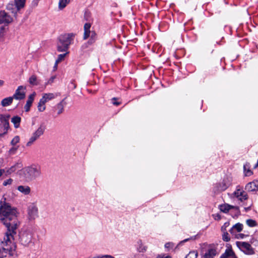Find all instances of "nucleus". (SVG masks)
I'll list each match as a JSON object with an SVG mask.
<instances>
[{
  "label": "nucleus",
  "mask_w": 258,
  "mask_h": 258,
  "mask_svg": "<svg viewBox=\"0 0 258 258\" xmlns=\"http://www.w3.org/2000/svg\"><path fill=\"white\" fill-rule=\"evenodd\" d=\"M6 201V198L0 201V220L7 229L4 241H0V258L14 254L16 246L12 240H14L17 236V229L20 225L18 219L19 212L16 208L12 207Z\"/></svg>",
  "instance_id": "nucleus-1"
},
{
  "label": "nucleus",
  "mask_w": 258,
  "mask_h": 258,
  "mask_svg": "<svg viewBox=\"0 0 258 258\" xmlns=\"http://www.w3.org/2000/svg\"><path fill=\"white\" fill-rule=\"evenodd\" d=\"M23 176L27 181H31L39 178L41 175V168L38 164H32L25 167L23 170Z\"/></svg>",
  "instance_id": "nucleus-2"
},
{
  "label": "nucleus",
  "mask_w": 258,
  "mask_h": 258,
  "mask_svg": "<svg viewBox=\"0 0 258 258\" xmlns=\"http://www.w3.org/2000/svg\"><path fill=\"white\" fill-rule=\"evenodd\" d=\"M75 34L66 33L61 35L58 37L59 42L57 45V50L59 52L66 51L69 49V45L74 41Z\"/></svg>",
  "instance_id": "nucleus-3"
},
{
  "label": "nucleus",
  "mask_w": 258,
  "mask_h": 258,
  "mask_svg": "<svg viewBox=\"0 0 258 258\" xmlns=\"http://www.w3.org/2000/svg\"><path fill=\"white\" fill-rule=\"evenodd\" d=\"M45 130L46 125L44 123H41L37 130L33 133L29 141L27 143L26 146L28 147L31 146L40 136L43 135Z\"/></svg>",
  "instance_id": "nucleus-4"
},
{
  "label": "nucleus",
  "mask_w": 258,
  "mask_h": 258,
  "mask_svg": "<svg viewBox=\"0 0 258 258\" xmlns=\"http://www.w3.org/2000/svg\"><path fill=\"white\" fill-rule=\"evenodd\" d=\"M18 236L20 242L24 246H28L31 242L32 234L30 231H21Z\"/></svg>",
  "instance_id": "nucleus-5"
},
{
  "label": "nucleus",
  "mask_w": 258,
  "mask_h": 258,
  "mask_svg": "<svg viewBox=\"0 0 258 258\" xmlns=\"http://www.w3.org/2000/svg\"><path fill=\"white\" fill-rule=\"evenodd\" d=\"M236 245L241 251L246 254H252L254 253L253 249L248 242L237 241Z\"/></svg>",
  "instance_id": "nucleus-6"
},
{
  "label": "nucleus",
  "mask_w": 258,
  "mask_h": 258,
  "mask_svg": "<svg viewBox=\"0 0 258 258\" xmlns=\"http://www.w3.org/2000/svg\"><path fill=\"white\" fill-rule=\"evenodd\" d=\"M10 117V115L9 114H0V121L3 124L4 130L5 131L3 134H0V136H3V135L7 134L8 131L10 128L9 122Z\"/></svg>",
  "instance_id": "nucleus-7"
},
{
  "label": "nucleus",
  "mask_w": 258,
  "mask_h": 258,
  "mask_svg": "<svg viewBox=\"0 0 258 258\" xmlns=\"http://www.w3.org/2000/svg\"><path fill=\"white\" fill-rule=\"evenodd\" d=\"M13 19L11 16L5 11H0V24H4L5 26H8L12 23Z\"/></svg>",
  "instance_id": "nucleus-8"
},
{
  "label": "nucleus",
  "mask_w": 258,
  "mask_h": 258,
  "mask_svg": "<svg viewBox=\"0 0 258 258\" xmlns=\"http://www.w3.org/2000/svg\"><path fill=\"white\" fill-rule=\"evenodd\" d=\"M38 208L34 204H31L28 208V219L29 220L35 219L38 216Z\"/></svg>",
  "instance_id": "nucleus-9"
},
{
  "label": "nucleus",
  "mask_w": 258,
  "mask_h": 258,
  "mask_svg": "<svg viewBox=\"0 0 258 258\" xmlns=\"http://www.w3.org/2000/svg\"><path fill=\"white\" fill-rule=\"evenodd\" d=\"M25 89V87L23 86H19L16 90L15 94L12 96L13 99L19 100L24 99L26 96V93L24 91Z\"/></svg>",
  "instance_id": "nucleus-10"
},
{
  "label": "nucleus",
  "mask_w": 258,
  "mask_h": 258,
  "mask_svg": "<svg viewBox=\"0 0 258 258\" xmlns=\"http://www.w3.org/2000/svg\"><path fill=\"white\" fill-rule=\"evenodd\" d=\"M64 100L65 99H62L53 107V110L54 112H56L57 115H59L63 112L64 107L67 104Z\"/></svg>",
  "instance_id": "nucleus-11"
},
{
  "label": "nucleus",
  "mask_w": 258,
  "mask_h": 258,
  "mask_svg": "<svg viewBox=\"0 0 258 258\" xmlns=\"http://www.w3.org/2000/svg\"><path fill=\"white\" fill-rule=\"evenodd\" d=\"M245 189L248 191H255L258 190V180H254L248 182L246 185Z\"/></svg>",
  "instance_id": "nucleus-12"
},
{
  "label": "nucleus",
  "mask_w": 258,
  "mask_h": 258,
  "mask_svg": "<svg viewBox=\"0 0 258 258\" xmlns=\"http://www.w3.org/2000/svg\"><path fill=\"white\" fill-rule=\"evenodd\" d=\"M218 254L217 248L214 247L208 248L203 256V258H214Z\"/></svg>",
  "instance_id": "nucleus-13"
},
{
  "label": "nucleus",
  "mask_w": 258,
  "mask_h": 258,
  "mask_svg": "<svg viewBox=\"0 0 258 258\" xmlns=\"http://www.w3.org/2000/svg\"><path fill=\"white\" fill-rule=\"evenodd\" d=\"M220 258H237V257L230 247L225 250V252L221 255Z\"/></svg>",
  "instance_id": "nucleus-14"
},
{
  "label": "nucleus",
  "mask_w": 258,
  "mask_h": 258,
  "mask_svg": "<svg viewBox=\"0 0 258 258\" xmlns=\"http://www.w3.org/2000/svg\"><path fill=\"white\" fill-rule=\"evenodd\" d=\"M231 209H234L235 210L237 211L238 214H240V211L239 209V207H234L232 206H230L228 204H224L220 206V211L224 213L228 212L229 210Z\"/></svg>",
  "instance_id": "nucleus-15"
},
{
  "label": "nucleus",
  "mask_w": 258,
  "mask_h": 258,
  "mask_svg": "<svg viewBox=\"0 0 258 258\" xmlns=\"http://www.w3.org/2000/svg\"><path fill=\"white\" fill-rule=\"evenodd\" d=\"M230 185L228 179H224L222 182L217 185V190L219 191H222L226 190Z\"/></svg>",
  "instance_id": "nucleus-16"
},
{
  "label": "nucleus",
  "mask_w": 258,
  "mask_h": 258,
  "mask_svg": "<svg viewBox=\"0 0 258 258\" xmlns=\"http://www.w3.org/2000/svg\"><path fill=\"white\" fill-rule=\"evenodd\" d=\"M243 225L241 223H237L234 225L229 230V232L232 235H235L236 232H240L242 230Z\"/></svg>",
  "instance_id": "nucleus-17"
},
{
  "label": "nucleus",
  "mask_w": 258,
  "mask_h": 258,
  "mask_svg": "<svg viewBox=\"0 0 258 258\" xmlns=\"http://www.w3.org/2000/svg\"><path fill=\"white\" fill-rule=\"evenodd\" d=\"M35 96V93H33V94L30 95L28 97V99L26 102V104L24 106V109L25 111L28 112L30 109V107L31 106L32 103L34 99V97Z\"/></svg>",
  "instance_id": "nucleus-18"
},
{
  "label": "nucleus",
  "mask_w": 258,
  "mask_h": 258,
  "mask_svg": "<svg viewBox=\"0 0 258 258\" xmlns=\"http://www.w3.org/2000/svg\"><path fill=\"white\" fill-rule=\"evenodd\" d=\"M6 9L13 15L14 17L17 18V14L19 11L18 8H17V6H16V5H15L14 3L8 4L7 6Z\"/></svg>",
  "instance_id": "nucleus-19"
},
{
  "label": "nucleus",
  "mask_w": 258,
  "mask_h": 258,
  "mask_svg": "<svg viewBox=\"0 0 258 258\" xmlns=\"http://www.w3.org/2000/svg\"><path fill=\"white\" fill-rule=\"evenodd\" d=\"M17 189L25 195H28L31 192L30 187L27 185H19L18 186Z\"/></svg>",
  "instance_id": "nucleus-20"
},
{
  "label": "nucleus",
  "mask_w": 258,
  "mask_h": 258,
  "mask_svg": "<svg viewBox=\"0 0 258 258\" xmlns=\"http://www.w3.org/2000/svg\"><path fill=\"white\" fill-rule=\"evenodd\" d=\"M91 27V24L89 23H85L84 26V33L83 38L86 40L89 38L91 31L90 30Z\"/></svg>",
  "instance_id": "nucleus-21"
},
{
  "label": "nucleus",
  "mask_w": 258,
  "mask_h": 258,
  "mask_svg": "<svg viewBox=\"0 0 258 258\" xmlns=\"http://www.w3.org/2000/svg\"><path fill=\"white\" fill-rule=\"evenodd\" d=\"M21 118L18 116H14L11 119L12 122L14 124V127L16 128L19 127Z\"/></svg>",
  "instance_id": "nucleus-22"
},
{
  "label": "nucleus",
  "mask_w": 258,
  "mask_h": 258,
  "mask_svg": "<svg viewBox=\"0 0 258 258\" xmlns=\"http://www.w3.org/2000/svg\"><path fill=\"white\" fill-rule=\"evenodd\" d=\"M55 97V95L53 93H45L43 94L42 99L44 101L45 103L48 101L54 99Z\"/></svg>",
  "instance_id": "nucleus-23"
},
{
  "label": "nucleus",
  "mask_w": 258,
  "mask_h": 258,
  "mask_svg": "<svg viewBox=\"0 0 258 258\" xmlns=\"http://www.w3.org/2000/svg\"><path fill=\"white\" fill-rule=\"evenodd\" d=\"M13 100V97L5 98L1 101V105L4 107L9 106L12 104Z\"/></svg>",
  "instance_id": "nucleus-24"
},
{
  "label": "nucleus",
  "mask_w": 258,
  "mask_h": 258,
  "mask_svg": "<svg viewBox=\"0 0 258 258\" xmlns=\"http://www.w3.org/2000/svg\"><path fill=\"white\" fill-rule=\"evenodd\" d=\"M29 83L32 86L38 85L39 83L37 80V77L35 75H32L29 79Z\"/></svg>",
  "instance_id": "nucleus-25"
},
{
  "label": "nucleus",
  "mask_w": 258,
  "mask_h": 258,
  "mask_svg": "<svg viewBox=\"0 0 258 258\" xmlns=\"http://www.w3.org/2000/svg\"><path fill=\"white\" fill-rule=\"evenodd\" d=\"M25 2V0H15L14 3L17 6V8H18V11H19L21 8L24 7Z\"/></svg>",
  "instance_id": "nucleus-26"
},
{
  "label": "nucleus",
  "mask_w": 258,
  "mask_h": 258,
  "mask_svg": "<svg viewBox=\"0 0 258 258\" xmlns=\"http://www.w3.org/2000/svg\"><path fill=\"white\" fill-rule=\"evenodd\" d=\"M45 102L42 98L40 99L38 104V109L39 111L42 112L45 110Z\"/></svg>",
  "instance_id": "nucleus-27"
},
{
  "label": "nucleus",
  "mask_w": 258,
  "mask_h": 258,
  "mask_svg": "<svg viewBox=\"0 0 258 258\" xmlns=\"http://www.w3.org/2000/svg\"><path fill=\"white\" fill-rule=\"evenodd\" d=\"M70 3V0H59L58 7L60 10L64 8L67 5Z\"/></svg>",
  "instance_id": "nucleus-28"
},
{
  "label": "nucleus",
  "mask_w": 258,
  "mask_h": 258,
  "mask_svg": "<svg viewBox=\"0 0 258 258\" xmlns=\"http://www.w3.org/2000/svg\"><path fill=\"white\" fill-rule=\"evenodd\" d=\"M90 38L88 41V43L89 44H92L94 43L96 40V34L94 31H91L90 33Z\"/></svg>",
  "instance_id": "nucleus-29"
},
{
  "label": "nucleus",
  "mask_w": 258,
  "mask_h": 258,
  "mask_svg": "<svg viewBox=\"0 0 258 258\" xmlns=\"http://www.w3.org/2000/svg\"><path fill=\"white\" fill-rule=\"evenodd\" d=\"M246 223L247 224V225L248 226H249L250 227H253L257 225L256 222L255 220L251 219H247L246 221Z\"/></svg>",
  "instance_id": "nucleus-30"
},
{
  "label": "nucleus",
  "mask_w": 258,
  "mask_h": 258,
  "mask_svg": "<svg viewBox=\"0 0 258 258\" xmlns=\"http://www.w3.org/2000/svg\"><path fill=\"white\" fill-rule=\"evenodd\" d=\"M239 187L237 186L236 190L234 192V195L236 198H239L240 196H242V194H244V191L238 188Z\"/></svg>",
  "instance_id": "nucleus-31"
},
{
  "label": "nucleus",
  "mask_w": 258,
  "mask_h": 258,
  "mask_svg": "<svg viewBox=\"0 0 258 258\" xmlns=\"http://www.w3.org/2000/svg\"><path fill=\"white\" fill-rule=\"evenodd\" d=\"M223 232L222 239L226 242L230 241V238L229 236V234L227 231H222Z\"/></svg>",
  "instance_id": "nucleus-32"
},
{
  "label": "nucleus",
  "mask_w": 258,
  "mask_h": 258,
  "mask_svg": "<svg viewBox=\"0 0 258 258\" xmlns=\"http://www.w3.org/2000/svg\"><path fill=\"white\" fill-rule=\"evenodd\" d=\"M198 257V252L195 251H191L189 252V253L186 255L185 258H197Z\"/></svg>",
  "instance_id": "nucleus-33"
},
{
  "label": "nucleus",
  "mask_w": 258,
  "mask_h": 258,
  "mask_svg": "<svg viewBox=\"0 0 258 258\" xmlns=\"http://www.w3.org/2000/svg\"><path fill=\"white\" fill-rule=\"evenodd\" d=\"M20 141V138L18 136H15L11 141V144L13 146H15Z\"/></svg>",
  "instance_id": "nucleus-34"
},
{
  "label": "nucleus",
  "mask_w": 258,
  "mask_h": 258,
  "mask_svg": "<svg viewBox=\"0 0 258 258\" xmlns=\"http://www.w3.org/2000/svg\"><path fill=\"white\" fill-rule=\"evenodd\" d=\"M238 198V200L242 202L248 199V195L244 192V194H242V196H240Z\"/></svg>",
  "instance_id": "nucleus-35"
},
{
  "label": "nucleus",
  "mask_w": 258,
  "mask_h": 258,
  "mask_svg": "<svg viewBox=\"0 0 258 258\" xmlns=\"http://www.w3.org/2000/svg\"><path fill=\"white\" fill-rule=\"evenodd\" d=\"M250 243L255 246H258V237L256 238H251L250 240Z\"/></svg>",
  "instance_id": "nucleus-36"
},
{
  "label": "nucleus",
  "mask_w": 258,
  "mask_h": 258,
  "mask_svg": "<svg viewBox=\"0 0 258 258\" xmlns=\"http://www.w3.org/2000/svg\"><path fill=\"white\" fill-rule=\"evenodd\" d=\"M230 225L229 222H225L224 225L221 227V231H227L226 228L228 227Z\"/></svg>",
  "instance_id": "nucleus-37"
},
{
  "label": "nucleus",
  "mask_w": 258,
  "mask_h": 258,
  "mask_svg": "<svg viewBox=\"0 0 258 258\" xmlns=\"http://www.w3.org/2000/svg\"><path fill=\"white\" fill-rule=\"evenodd\" d=\"M156 258H172L169 255H166V254L162 253L158 254Z\"/></svg>",
  "instance_id": "nucleus-38"
},
{
  "label": "nucleus",
  "mask_w": 258,
  "mask_h": 258,
  "mask_svg": "<svg viewBox=\"0 0 258 258\" xmlns=\"http://www.w3.org/2000/svg\"><path fill=\"white\" fill-rule=\"evenodd\" d=\"M13 182V179L11 178H9L3 182V185L7 186V185L11 184Z\"/></svg>",
  "instance_id": "nucleus-39"
},
{
  "label": "nucleus",
  "mask_w": 258,
  "mask_h": 258,
  "mask_svg": "<svg viewBox=\"0 0 258 258\" xmlns=\"http://www.w3.org/2000/svg\"><path fill=\"white\" fill-rule=\"evenodd\" d=\"M244 170L245 171V174L247 176H249L252 174V172L250 169H248L247 170H246V168H245V166H244Z\"/></svg>",
  "instance_id": "nucleus-40"
},
{
  "label": "nucleus",
  "mask_w": 258,
  "mask_h": 258,
  "mask_svg": "<svg viewBox=\"0 0 258 258\" xmlns=\"http://www.w3.org/2000/svg\"><path fill=\"white\" fill-rule=\"evenodd\" d=\"M234 235H235V237L237 239H242L244 237L247 236L246 235H245V234H242V233L237 234L236 233Z\"/></svg>",
  "instance_id": "nucleus-41"
},
{
  "label": "nucleus",
  "mask_w": 258,
  "mask_h": 258,
  "mask_svg": "<svg viewBox=\"0 0 258 258\" xmlns=\"http://www.w3.org/2000/svg\"><path fill=\"white\" fill-rule=\"evenodd\" d=\"M117 99V98L114 97L112 98V103L116 106H118L120 104V102L116 101V100Z\"/></svg>",
  "instance_id": "nucleus-42"
},
{
  "label": "nucleus",
  "mask_w": 258,
  "mask_h": 258,
  "mask_svg": "<svg viewBox=\"0 0 258 258\" xmlns=\"http://www.w3.org/2000/svg\"><path fill=\"white\" fill-rule=\"evenodd\" d=\"M68 52H67L66 53H63V54H59L58 55V57L57 58L58 59V60H59L60 61H62L63 58L65 57V56H66L67 54L68 53Z\"/></svg>",
  "instance_id": "nucleus-43"
},
{
  "label": "nucleus",
  "mask_w": 258,
  "mask_h": 258,
  "mask_svg": "<svg viewBox=\"0 0 258 258\" xmlns=\"http://www.w3.org/2000/svg\"><path fill=\"white\" fill-rule=\"evenodd\" d=\"M5 26L4 25V26H2L0 28V37H3L4 35V32H5Z\"/></svg>",
  "instance_id": "nucleus-44"
},
{
  "label": "nucleus",
  "mask_w": 258,
  "mask_h": 258,
  "mask_svg": "<svg viewBox=\"0 0 258 258\" xmlns=\"http://www.w3.org/2000/svg\"><path fill=\"white\" fill-rule=\"evenodd\" d=\"M55 76H52L49 79V80L47 81V83H46L45 84V85H47L49 84H51L52 83H53L54 80L55 79Z\"/></svg>",
  "instance_id": "nucleus-45"
},
{
  "label": "nucleus",
  "mask_w": 258,
  "mask_h": 258,
  "mask_svg": "<svg viewBox=\"0 0 258 258\" xmlns=\"http://www.w3.org/2000/svg\"><path fill=\"white\" fill-rule=\"evenodd\" d=\"M40 0H33L31 3V5L33 7H35L38 5V2Z\"/></svg>",
  "instance_id": "nucleus-46"
},
{
  "label": "nucleus",
  "mask_w": 258,
  "mask_h": 258,
  "mask_svg": "<svg viewBox=\"0 0 258 258\" xmlns=\"http://www.w3.org/2000/svg\"><path fill=\"white\" fill-rule=\"evenodd\" d=\"M5 172V171L4 169H0V177L3 175Z\"/></svg>",
  "instance_id": "nucleus-47"
},
{
  "label": "nucleus",
  "mask_w": 258,
  "mask_h": 258,
  "mask_svg": "<svg viewBox=\"0 0 258 258\" xmlns=\"http://www.w3.org/2000/svg\"><path fill=\"white\" fill-rule=\"evenodd\" d=\"M105 258H115L112 255H105Z\"/></svg>",
  "instance_id": "nucleus-48"
},
{
  "label": "nucleus",
  "mask_w": 258,
  "mask_h": 258,
  "mask_svg": "<svg viewBox=\"0 0 258 258\" xmlns=\"http://www.w3.org/2000/svg\"><path fill=\"white\" fill-rule=\"evenodd\" d=\"M170 246V244L169 243H167L165 244V247L168 248Z\"/></svg>",
  "instance_id": "nucleus-49"
},
{
  "label": "nucleus",
  "mask_w": 258,
  "mask_h": 258,
  "mask_svg": "<svg viewBox=\"0 0 258 258\" xmlns=\"http://www.w3.org/2000/svg\"><path fill=\"white\" fill-rule=\"evenodd\" d=\"M10 170H11V171H12V172L14 171H15V166H12V167H11V168L10 169Z\"/></svg>",
  "instance_id": "nucleus-50"
},
{
  "label": "nucleus",
  "mask_w": 258,
  "mask_h": 258,
  "mask_svg": "<svg viewBox=\"0 0 258 258\" xmlns=\"http://www.w3.org/2000/svg\"><path fill=\"white\" fill-rule=\"evenodd\" d=\"M105 255H100L98 256H96L97 258H105Z\"/></svg>",
  "instance_id": "nucleus-51"
},
{
  "label": "nucleus",
  "mask_w": 258,
  "mask_h": 258,
  "mask_svg": "<svg viewBox=\"0 0 258 258\" xmlns=\"http://www.w3.org/2000/svg\"><path fill=\"white\" fill-rule=\"evenodd\" d=\"M4 84V81L0 80V87L2 86Z\"/></svg>",
  "instance_id": "nucleus-52"
},
{
  "label": "nucleus",
  "mask_w": 258,
  "mask_h": 258,
  "mask_svg": "<svg viewBox=\"0 0 258 258\" xmlns=\"http://www.w3.org/2000/svg\"><path fill=\"white\" fill-rule=\"evenodd\" d=\"M251 209L250 207H247V208H244V210L246 212L250 210Z\"/></svg>",
  "instance_id": "nucleus-53"
},
{
  "label": "nucleus",
  "mask_w": 258,
  "mask_h": 258,
  "mask_svg": "<svg viewBox=\"0 0 258 258\" xmlns=\"http://www.w3.org/2000/svg\"><path fill=\"white\" fill-rule=\"evenodd\" d=\"M57 64H54V66L53 67V70L55 71L57 69Z\"/></svg>",
  "instance_id": "nucleus-54"
},
{
  "label": "nucleus",
  "mask_w": 258,
  "mask_h": 258,
  "mask_svg": "<svg viewBox=\"0 0 258 258\" xmlns=\"http://www.w3.org/2000/svg\"><path fill=\"white\" fill-rule=\"evenodd\" d=\"M60 62V61L59 60H58V58H57V59L55 60V64H58V63L59 62Z\"/></svg>",
  "instance_id": "nucleus-55"
},
{
  "label": "nucleus",
  "mask_w": 258,
  "mask_h": 258,
  "mask_svg": "<svg viewBox=\"0 0 258 258\" xmlns=\"http://www.w3.org/2000/svg\"><path fill=\"white\" fill-rule=\"evenodd\" d=\"M17 149V148H12L11 150H10V151H15Z\"/></svg>",
  "instance_id": "nucleus-56"
},
{
  "label": "nucleus",
  "mask_w": 258,
  "mask_h": 258,
  "mask_svg": "<svg viewBox=\"0 0 258 258\" xmlns=\"http://www.w3.org/2000/svg\"><path fill=\"white\" fill-rule=\"evenodd\" d=\"M258 167V161H257L256 164L254 165V168H256Z\"/></svg>",
  "instance_id": "nucleus-57"
},
{
  "label": "nucleus",
  "mask_w": 258,
  "mask_h": 258,
  "mask_svg": "<svg viewBox=\"0 0 258 258\" xmlns=\"http://www.w3.org/2000/svg\"><path fill=\"white\" fill-rule=\"evenodd\" d=\"M189 239V238L185 239H184V240L183 241V242H184L187 241Z\"/></svg>",
  "instance_id": "nucleus-58"
},
{
  "label": "nucleus",
  "mask_w": 258,
  "mask_h": 258,
  "mask_svg": "<svg viewBox=\"0 0 258 258\" xmlns=\"http://www.w3.org/2000/svg\"><path fill=\"white\" fill-rule=\"evenodd\" d=\"M217 217H218V219H221V216L220 215H218Z\"/></svg>",
  "instance_id": "nucleus-59"
},
{
  "label": "nucleus",
  "mask_w": 258,
  "mask_h": 258,
  "mask_svg": "<svg viewBox=\"0 0 258 258\" xmlns=\"http://www.w3.org/2000/svg\"><path fill=\"white\" fill-rule=\"evenodd\" d=\"M88 258H97V257L96 256H93V257L90 256V257H89Z\"/></svg>",
  "instance_id": "nucleus-60"
},
{
  "label": "nucleus",
  "mask_w": 258,
  "mask_h": 258,
  "mask_svg": "<svg viewBox=\"0 0 258 258\" xmlns=\"http://www.w3.org/2000/svg\"><path fill=\"white\" fill-rule=\"evenodd\" d=\"M76 86L75 85H74V88H76Z\"/></svg>",
  "instance_id": "nucleus-61"
},
{
  "label": "nucleus",
  "mask_w": 258,
  "mask_h": 258,
  "mask_svg": "<svg viewBox=\"0 0 258 258\" xmlns=\"http://www.w3.org/2000/svg\"><path fill=\"white\" fill-rule=\"evenodd\" d=\"M257 161H258V159H257Z\"/></svg>",
  "instance_id": "nucleus-62"
}]
</instances>
